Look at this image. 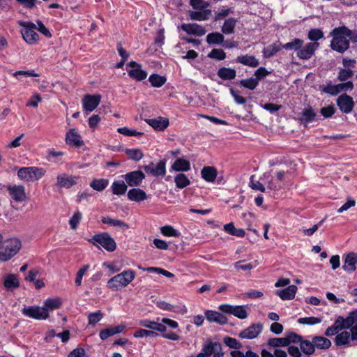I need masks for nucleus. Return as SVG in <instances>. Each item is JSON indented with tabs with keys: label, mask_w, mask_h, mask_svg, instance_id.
I'll list each match as a JSON object with an SVG mask.
<instances>
[{
	"label": "nucleus",
	"mask_w": 357,
	"mask_h": 357,
	"mask_svg": "<svg viewBox=\"0 0 357 357\" xmlns=\"http://www.w3.org/2000/svg\"><path fill=\"white\" fill-rule=\"evenodd\" d=\"M287 342L288 344V347H289L290 344H298L301 343V342L303 340V337L292 331L287 332L285 335Z\"/></svg>",
	"instance_id": "nucleus-52"
},
{
	"label": "nucleus",
	"mask_w": 357,
	"mask_h": 357,
	"mask_svg": "<svg viewBox=\"0 0 357 357\" xmlns=\"http://www.w3.org/2000/svg\"><path fill=\"white\" fill-rule=\"evenodd\" d=\"M79 179V176L63 173L57 176L56 185L59 188L68 189L75 185Z\"/></svg>",
	"instance_id": "nucleus-11"
},
{
	"label": "nucleus",
	"mask_w": 357,
	"mask_h": 357,
	"mask_svg": "<svg viewBox=\"0 0 357 357\" xmlns=\"http://www.w3.org/2000/svg\"><path fill=\"white\" fill-rule=\"evenodd\" d=\"M133 335L136 338H141L144 337H156L158 336V333L153 331L140 328L137 330L134 333Z\"/></svg>",
	"instance_id": "nucleus-53"
},
{
	"label": "nucleus",
	"mask_w": 357,
	"mask_h": 357,
	"mask_svg": "<svg viewBox=\"0 0 357 357\" xmlns=\"http://www.w3.org/2000/svg\"><path fill=\"white\" fill-rule=\"evenodd\" d=\"M262 329V324H252L250 326L241 331L238 334V336L242 339L252 340L256 338L261 333Z\"/></svg>",
	"instance_id": "nucleus-13"
},
{
	"label": "nucleus",
	"mask_w": 357,
	"mask_h": 357,
	"mask_svg": "<svg viewBox=\"0 0 357 357\" xmlns=\"http://www.w3.org/2000/svg\"><path fill=\"white\" fill-rule=\"evenodd\" d=\"M236 62L252 68L257 67L259 65V60L252 55H241L236 58Z\"/></svg>",
	"instance_id": "nucleus-27"
},
{
	"label": "nucleus",
	"mask_w": 357,
	"mask_h": 357,
	"mask_svg": "<svg viewBox=\"0 0 357 357\" xmlns=\"http://www.w3.org/2000/svg\"><path fill=\"white\" fill-rule=\"evenodd\" d=\"M319 43H307L299 49L296 56L301 60H309L314 54L315 51L319 48Z\"/></svg>",
	"instance_id": "nucleus-12"
},
{
	"label": "nucleus",
	"mask_w": 357,
	"mask_h": 357,
	"mask_svg": "<svg viewBox=\"0 0 357 357\" xmlns=\"http://www.w3.org/2000/svg\"><path fill=\"white\" fill-rule=\"evenodd\" d=\"M7 190L10 196L17 202H22L26 199L25 188L23 185H8Z\"/></svg>",
	"instance_id": "nucleus-20"
},
{
	"label": "nucleus",
	"mask_w": 357,
	"mask_h": 357,
	"mask_svg": "<svg viewBox=\"0 0 357 357\" xmlns=\"http://www.w3.org/2000/svg\"><path fill=\"white\" fill-rule=\"evenodd\" d=\"M128 198L136 202H139L147 199V195L143 190L140 188H132L128 192Z\"/></svg>",
	"instance_id": "nucleus-30"
},
{
	"label": "nucleus",
	"mask_w": 357,
	"mask_h": 357,
	"mask_svg": "<svg viewBox=\"0 0 357 357\" xmlns=\"http://www.w3.org/2000/svg\"><path fill=\"white\" fill-rule=\"evenodd\" d=\"M160 231L162 235L168 237H178L180 236V233L171 225L162 227L160 228Z\"/></svg>",
	"instance_id": "nucleus-55"
},
{
	"label": "nucleus",
	"mask_w": 357,
	"mask_h": 357,
	"mask_svg": "<svg viewBox=\"0 0 357 357\" xmlns=\"http://www.w3.org/2000/svg\"><path fill=\"white\" fill-rule=\"evenodd\" d=\"M109 184V181L105 178H94L91 183L90 186L95 190L102 191Z\"/></svg>",
	"instance_id": "nucleus-44"
},
{
	"label": "nucleus",
	"mask_w": 357,
	"mask_h": 357,
	"mask_svg": "<svg viewBox=\"0 0 357 357\" xmlns=\"http://www.w3.org/2000/svg\"><path fill=\"white\" fill-rule=\"evenodd\" d=\"M206 43L211 45H221L224 43L225 37L219 32H212L207 35L206 38Z\"/></svg>",
	"instance_id": "nucleus-37"
},
{
	"label": "nucleus",
	"mask_w": 357,
	"mask_h": 357,
	"mask_svg": "<svg viewBox=\"0 0 357 357\" xmlns=\"http://www.w3.org/2000/svg\"><path fill=\"white\" fill-rule=\"evenodd\" d=\"M267 345L274 348L288 346L286 337L270 338L267 341Z\"/></svg>",
	"instance_id": "nucleus-48"
},
{
	"label": "nucleus",
	"mask_w": 357,
	"mask_h": 357,
	"mask_svg": "<svg viewBox=\"0 0 357 357\" xmlns=\"http://www.w3.org/2000/svg\"><path fill=\"white\" fill-rule=\"evenodd\" d=\"M66 142L67 144L75 147H80L84 144L81 135L75 128L70 129L67 132Z\"/></svg>",
	"instance_id": "nucleus-21"
},
{
	"label": "nucleus",
	"mask_w": 357,
	"mask_h": 357,
	"mask_svg": "<svg viewBox=\"0 0 357 357\" xmlns=\"http://www.w3.org/2000/svg\"><path fill=\"white\" fill-rule=\"evenodd\" d=\"M217 175V169L213 166H204L201 170V176L206 182L215 181Z\"/></svg>",
	"instance_id": "nucleus-26"
},
{
	"label": "nucleus",
	"mask_w": 357,
	"mask_h": 357,
	"mask_svg": "<svg viewBox=\"0 0 357 357\" xmlns=\"http://www.w3.org/2000/svg\"><path fill=\"white\" fill-rule=\"evenodd\" d=\"M208 57L217 61H222L226 58V53L222 49L214 48L208 54Z\"/></svg>",
	"instance_id": "nucleus-56"
},
{
	"label": "nucleus",
	"mask_w": 357,
	"mask_h": 357,
	"mask_svg": "<svg viewBox=\"0 0 357 357\" xmlns=\"http://www.w3.org/2000/svg\"><path fill=\"white\" fill-rule=\"evenodd\" d=\"M199 11H190L189 17L192 20L204 21L211 15V10L209 9H202Z\"/></svg>",
	"instance_id": "nucleus-32"
},
{
	"label": "nucleus",
	"mask_w": 357,
	"mask_h": 357,
	"mask_svg": "<svg viewBox=\"0 0 357 357\" xmlns=\"http://www.w3.org/2000/svg\"><path fill=\"white\" fill-rule=\"evenodd\" d=\"M223 342L229 348L239 350L242 347V344L236 338L227 336L224 337Z\"/></svg>",
	"instance_id": "nucleus-54"
},
{
	"label": "nucleus",
	"mask_w": 357,
	"mask_h": 357,
	"mask_svg": "<svg viewBox=\"0 0 357 357\" xmlns=\"http://www.w3.org/2000/svg\"><path fill=\"white\" fill-rule=\"evenodd\" d=\"M126 183L130 187H137L141 185L145 178V174L139 170L128 172L123 176Z\"/></svg>",
	"instance_id": "nucleus-17"
},
{
	"label": "nucleus",
	"mask_w": 357,
	"mask_h": 357,
	"mask_svg": "<svg viewBox=\"0 0 357 357\" xmlns=\"http://www.w3.org/2000/svg\"><path fill=\"white\" fill-rule=\"evenodd\" d=\"M125 328V325H119L114 327L101 330L99 333L100 338L102 340H105L109 337L122 333Z\"/></svg>",
	"instance_id": "nucleus-28"
},
{
	"label": "nucleus",
	"mask_w": 357,
	"mask_h": 357,
	"mask_svg": "<svg viewBox=\"0 0 357 357\" xmlns=\"http://www.w3.org/2000/svg\"><path fill=\"white\" fill-rule=\"evenodd\" d=\"M20 25L24 27L22 31L23 39L29 45H34L39 40V35L35 31L36 25L31 22H20Z\"/></svg>",
	"instance_id": "nucleus-8"
},
{
	"label": "nucleus",
	"mask_w": 357,
	"mask_h": 357,
	"mask_svg": "<svg viewBox=\"0 0 357 357\" xmlns=\"http://www.w3.org/2000/svg\"><path fill=\"white\" fill-rule=\"evenodd\" d=\"M321 322V319L315 317H302L298 319V323L306 325H314Z\"/></svg>",
	"instance_id": "nucleus-60"
},
{
	"label": "nucleus",
	"mask_w": 357,
	"mask_h": 357,
	"mask_svg": "<svg viewBox=\"0 0 357 357\" xmlns=\"http://www.w3.org/2000/svg\"><path fill=\"white\" fill-rule=\"evenodd\" d=\"M181 28L187 33L197 36H202L206 33V29L202 26L195 23L183 24H181Z\"/></svg>",
	"instance_id": "nucleus-23"
},
{
	"label": "nucleus",
	"mask_w": 357,
	"mask_h": 357,
	"mask_svg": "<svg viewBox=\"0 0 357 357\" xmlns=\"http://www.w3.org/2000/svg\"><path fill=\"white\" fill-rule=\"evenodd\" d=\"M304 43L303 40L300 38H294L291 41L285 43L282 46V48L285 49L286 50H294L297 52H298L299 49L302 47Z\"/></svg>",
	"instance_id": "nucleus-43"
},
{
	"label": "nucleus",
	"mask_w": 357,
	"mask_h": 357,
	"mask_svg": "<svg viewBox=\"0 0 357 357\" xmlns=\"http://www.w3.org/2000/svg\"><path fill=\"white\" fill-rule=\"evenodd\" d=\"M172 168L176 172H188L190 169V162L188 160L178 158L172 164Z\"/></svg>",
	"instance_id": "nucleus-33"
},
{
	"label": "nucleus",
	"mask_w": 357,
	"mask_h": 357,
	"mask_svg": "<svg viewBox=\"0 0 357 357\" xmlns=\"http://www.w3.org/2000/svg\"><path fill=\"white\" fill-rule=\"evenodd\" d=\"M101 222L103 224L109 225L114 227H118L122 228L123 230L128 229V225L123 221L119 219H112L109 216L102 217Z\"/></svg>",
	"instance_id": "nucleus-42"
},
{
	"label": "nucleus",
	"mask_w": 357,
	"mask_h": 357,
	"mask_svg": "<svg viewBox=\"0 0 357 357\" xmlns=\"http://www.w3.org/2000/svg\"><path fill=\"white\" fill-rule=\"evenodd\" d=\"M354 75V71L352 69H340L338 75L337 79L341 82H344L347 80L349 78L351 77Z\"/></svg>",
	"instance_id": "nucleus-63"
},
{
	"label": "nucleus",
	"mask_w": 357,
	"mask_h": 357,
	"mask_svg": "<svg viewBox=\"0 0 357 357\" xmlns=\"http://www.w3.org/2000/svg\"><path fill=\"white\" fill-rule=\"evenodd\" d=\"M17 176L21 180L26 181H31L30 167H21L17 172Z\"/></svg>",
	"instance_id": "nucleus-59"
},
{
	"label": "nucleus",
	"mask_w": 357,
	"mask_h": 357,
	"mask_svg": "<svg viewBox=\"0 0 357 357\" xmlns=\"http://www.w3.org/2000/svg\"><path fill=\"white\" fill-rule=\"evenodd\" d=\"M223 230L226 233L237 237H243L245 234V232L243 229H236L233 222L225 225L223 226Z\"/></svg>",
	"instance_id": "nucleus-41"
},
{
	"label": "nucleus",
	"mask_w": 357,
	"mask_h": 357,
	"mask_svg": "<svg viewBox=\"0 0 357 357\" xmlns=\"http://www.w3.org/2000/svg\"><path fill=\"white\" fill-rule=\"evenodd\" d=\"M238 85L250 90H254L259 85L257 79L250 77L248 79H241L238 82Z\"/></svg>",
	"instance_id": "nucleus-46"
},
{
	"label": "nucleus",
	"mask_w": 357,
	"mask_h": 357,
	"mask_svg": "<svg viewBox=\"0 0 357 357\" xmlns=\"http://www.w3.org/2000/svg\"><path fill=\"white\" fill-rule=\"evenodd\" d=\"M135 276L136 273L133 270H125L110 278L107 282V287L112 291H119L127 287Z\"/></svg>",
	"instance_id": "nucleus-3"
},
{
	"label": "nucleus",
	"mask_w": 357,
	"mask_h": 357,
	"mask_svg": "<svg viewBox=\"0 0 357 357\" xmlns=\"http://www.w3.org/2000/svg\"><path fill=\"white\" fill-rule=\"evenodd\" d=\"M357 264V253L349 252L344 258L342 268L348 272L352 273L356 271V264Z\"/></svg>",
	"instance_id": "nucleus-25"
},
{
	"label": "nucleus",
	"mask_w": 357,
	"mask_h": 357,
	"mask_svg": "<svg viewBox=\"0 0 357 357\" xmlns=\"http://www.w3.org/2000/svg\"><path fill=\"white\" fill-rule=\"evenodd\" d=\"M314 344V349H328L331 347V342L329 339L323 336H313L312 337Z\"/></svg>",
	"instance_id": "nucleus-34"
},
{
	"label": "nucleus",
	"mask_w": 357,
	"mask_h": 357,
	"mask_svg": "<svg viewBox=\"0 0 357 357\" xmlns=\"http://www.w3.org/2000/svg\"><path fill=\"white\" fill-rule=\"evenodd\" d=\"M128 66L132 68V69L128 71V75L132 79L140 82L146 78L147 73L145 70L142 69L140 64L132 61L128 63Z\"/></svg>",
	"instance_id": "nucleus-18"
},
{
	"label": "nucleus",
	"mask_w": 357,
	"mask_h": 357,
	"mask_svg": "<svg viewBox=\"0 0 357 357\" xmlns=\"http://www.w3.org/2000/svg\"><path fill=\"white\" fill-rule=\"evenodd\" d=\"M102 317L103 314L100 310L91 312L88 315L89 324L95 325L96 323L100 321Z\"/></svg>",
	"instance_id": "nucleus-62"
},
{
	"label": "nucleus",
	"mask_w": 357,
	"mask_h": 357,
	"mask_svg": "<svg viewBox=\"0 0 357 357\" xmlns=\"http://www.w3.org/2000/svg\"><path fill=\"white\" fill-rule=\"evenodd\" d=\"M166 163L164 160H160L156 165L151 162L148 165L143 167L146 173L149 174L153 176H163L166 174Z\"/></svg>",
	"instance_id": "nucleus-14"
},
{
	"label": "nucleus",
	"mask_w": 357,
	"mask_h": 357,
	"mask_svg": "<svg viewBox=\"0 0 357 357\" xmlns=\"http://www.w3.org/2000/svg\"><path fill=\"white\" fill-rule=\"evenodd\" d=\"M221 349L222 346L220 343L208 341L204 345L202 353L204 354L207 356H210L211 354L214 355L215 352Z\"/></svg>",
	"instance_id": "nucleus-35"
},
{
	"label": "nucleus",
	"mask_w": 357,
	"mask_h": 357,
	"mask_svg": "<svg viewBox=\"0 0 357 357\" xmlns=\"http://www.w3.org/2000/svg\"><path fill=\"white\" fill-rule=\"evenodd\" d=\"M61 305V300L59 298H48L45 301L44 307L49 310H56L60 307Z\"/></svg>",
	"instance_id": "nucleus-57"
},
{
	"label": "nucleus",
	"mask_w": 357,
	"mask_h": 357,
	"mask_svg": "<svg viewBox=\"0 0 357 357\" xmlns=\"http://www.w3.org/2000/svg\"><path fill=\"white\" fill-rule=\"evenodd\" d=\"M127 185L123 181H114L111 186L112 193L116 195H123L127 191Z\"/></svg>",
	"instance_id": "nucleus-38"
},
{
	"label": "nucleus",
	"mask_w": 357,
	"mask_h": 357,
	"mask_svg": "<svg viewBox=\"0 0 357 357\" xmlns=\"http://www.w3.org/2000/svg\"><path fill=\"white\" fill-rule=\"evenodd\" d=\"M174 182L176 187L180 189H183L190 184V179L183 173H180L174 177Z\"/></svg>",
	"instance_id": "nucleus-45"
},
{
	"label": "nucleus",
	"mask_w": 357,
	"mask_h": 357,
	"mask_svg": "<svg viewBox=\"0 0 357 357\" xmlns=\"http://www.w3.org/2000/svg\"><path fill=\"white\" fill-rule=\"evenodd\" d=\"M144 121L157 131H163L169 125V119L162 116H158L155 119H146Z\"/></svg>",
	"instance_id": "nucleus-22"
},
{
	"label": "nucleus",
	"mask_w": 357,
	"mask_h": 357,
	"mask_svg": "<svg viewBox=\"0 0 357 357\" xmlns=\"http://www.w3.org/2000/svg\"><path fill=\"white\" fill-rule=\"evenodd\" d=\"M299 349L301 350V354L303 353L305 355L310 356L314 354L315 349L312 340L310 341L303 339L300 343Z\"/></svg>",
	"instance_id": "nucleus-36"
},
{
	"label": "nucleus",
	"mask_w": 357,
	"mask_h": 357,
	"mask_svg": "<svg viewBox=\"0 0 357 357\" xmlns=\"http://www.w3.org/2000/svg\"><path fill=\"white\" fill-rule=\"evenodd\" d=\"M125 153L133 160L139 161L144 157V153L139 149H126Z\"/></svg>",
	"instance_id": "nucleus-51"
},
{
	"label": "nucleus",
	"mask_w": 357,
	"mask_h": 357,
	"mask_svg": "<svg viewBox=\"0 0 357 357\" xmlns=\"http://www.w3.org/2000/svg\"><path fill=\"white\" fill-rule=\"evenodd\" d=\"M101 96L100 94H86L82 98L83 109L86 112L93 111L100 104Z\"/></svg>",
	"instance_id": "nucleus-16"
},
{
	"label": "nucleus",
	"mask_w": 357,
	"mask_h": 357,
	"mask_svg": "<svg viewBox=\"0 0 357 357\" xmlns=\"http://www.w3.org/2000/svg\"><path fill=\"white\" fill-rule=\"evenodd\" d=\"M336 102L340 111L345 114L351 112L354 107L353 98L347 93L340 95Z\"/></svg>",
	"instance_id": "nucleus-15"
},
{
	"label": "nucleus",
	"mask_w": 357,
	"mask_h": 357,
	"mask_svg": "<svg viewBox=\"0 0 357 357\" xmlns=\"http://www.w3.org/2000/svg\"><path fill=\"white\" fill-rule=\"evenodd\" d=\"M317 113L311 106L308 105L299 113L297 120L301 125L307 127L309 123L312 122L315 119Z\"/></svg>",
	"instance_id": "nucleus-19"
},
{
	"label": "nucleus",
	"mask_w": 357,
	"mask_h": 357,
	"mask_svg": "<svg viewBox=\"0 0 357 357\" xmlns=\"http://www.w3.org/2000/svg\"><path fill=\"white\" fill-rule=\"evenodd\" d=\"M324 32L320 29H311L307 33V38L311 43H318L317 41L324 38Z\"/></svg>",
	"instance_id": "nucleus-50"
},
{
	"label": "nucleus",
	"mask_w": 357,
	"mask_h": 357,
	"mask_svg": "<svg viewBox=\"0 0 357 357\" xmlns=\"http://www.w3.org/2000/svg\"><path fill=\"white\" fill-rule=\"evenodd\" d=\"M90 266L89 264L84 265L82 266L77 273L75 283L76 286H80L82 284V278L86 272L89 270Z\"/></svg>",
	"instance_id": "nucleus-61"
},
{
	"label": "nucleus",
	"mask_w": 357,
	"mask_h": 357,
	"mask_svg": "<svg viewBox=\"0 0 357 357\" xmlns=\"http://www.w3.org/2000/svg\"><path fill=\"white\" fill-rule=\"evenodd\" d=\"M297 291L296 285H289L282 290H278L276 294L280 297L282 300H291L295 297Z\"/></svg>",
	"instance_id": "nucleus-29"
},
{
	"label": "nucleus",
	"mask_w": 357,
	"mask_h": 357,
	"mask_svg": "<svg viewBox=\"0 0 357 357\" xmlns=\"http://www.w3.org/2000/svg\"><path fill=\"white\" fill-rule=\"evenodd\" d=\"M281 49L282 47L277 43L271 44L263 49V56L265 59H269L275 56L278 52L281 50Z\"/></svg>",
	"instance_id": "nucleus-40"
},
{
	"label": "nucleus",
	"mask_w": 357,
	"mask_h": 357,
	"mask_svg": "<svg viewBox=\"0 0 357 357\" xmlns=\"http://www.w3.org/2000/svg\"><path fill=\"white\" fill-rule=\"evenodd\" d=\"M218 308L222 312L234 315L240 319H244L248 317L247 308L248 307L246 305L222 304Z\"/></svg>",
	"instance_id": "nucleus-9"
},
{
	"label": "nucleus",
	"mask_w": 357,
	"mask_h": 357,
	"mask_svg": "<svg viewBox=\"0 0 357 357\" xmlns=\"http://www.w3.org/2000/svg\"><path fill=\"white\" fill-rule=\"evenodd\" d=\"M205 317L207 321L212 323H217L220 325H224L227 322V318L220 312L213 310H206Z\"/></svg>",
	"instance_id": "nucleus-24"
},
{
	"label": "nucleus",
	"mask_w": 357,
	"mask_h": 357,
	"mask_svg": "<svg viewBox=\"0 0 357 357\" xmlns=\"http://www.w3.org/2000/svg\"><path fill=\"white\" fill-rule=\"evenodd\" d=\"M82 215L79 211L75 212L73 217L69 220L70 228L73 229H76L80 220H82Z\"/></svg>",
	"instance_id": "nucleus-64"
},
{
	"label": "nucleus",
	"mask_w": 357,
	"mask_h": 357,
	"mask_svg": "<svg viewBox=\"0 0 357 357\" xmlns=\"http://www.w3.org/2000/svg\"><path fill=\"white\" fill-rule=\"evenodd\" d=\"M217 75L222 80H232L236 77V70L234 68L221 67L217 71Z\"/></svg>",
	"instance_id": "nucleus-31"
},
{
	"label": "nucleus",
	"mask_w": 357,
	"mask_h": 357,
	"mask_svg": "<svg viewBox=\"0 0 357 357\" xmlns=\"http://www.w3.org/2000/svg\"><path fill=\"white\" fill-rule=\"evenodd\" d=\"M21 241L17 238L6 240L0 248V261H7L14 257L21 248Z\"/></svg>",
	"instance_id": "nucleus-7"
},
{
	"label": "nucleus",
	"mask_w": 357,
	"mask_h": 357,
	"mask_svg": "<svg viewBox=\"0 0 357 357\" xmlns=\"http://www.w3.org/2000/svg\"><path fill=\"white\" fill-rule=\"evenodd\" d=\"M349 33V29L344 25L334 28L330 32V36L333 37L331 48L338 53L345 52L350 47Z\"/></svg>",
	"instance_id": "nucleus-1"
},
{
	"label": "nucleus",
	"mask_w": 357,
	"mask_h": 357,
	"mask_svg": "<svg viewBox=\"0 0 357 357\" xmlns=\"http://www.w3.org/2000/svg\"><path fill=\"white\" fill-rule=\"evenodd\" d=\"M236 22L237 20L235 18L229 17L227 19L221 27L222 32L227 35L234 33Z\"/></svg>",
	"instance_id": "nucleus-39"
},
{
	"label": "nucleus",
	"mask_w": 357,
	"mask_h": 357,
	"mask_svg": "<svg viewBox=\"0 0 357 357\" xmlns=\"http://www.w3.org/2000/svg\"><path fill=\"white\" fill-rule=\"evenodd\" d=\"M88 241L97 248L102 246L109 252H114L116 249V243L108 232L96 234Z\"/></svg>",
	"instance_id": "nucleus-6"
},
{
	"label": "nucleus",
	"mask_w": 357,
	"mask_h": 357,
	"mask_svg": "<svg viewBox=\"0 0 357 357\" xmlns=\"http://www.w3.org/2000/svg\"><path fill=\"white\" fill-rule=\"evenodd\" d=\"M350 314L354 315L355 319L352 326H349L348 331L339 332L334 339V342L337 347H350L357 345V309L350 312Z\"/></svg>",
	"instance_id": "nucleus-2"
},
{
	"label": "nucleus",
	"mask_w": 357,
	"mask_h": 357,
	"mask_svg": "<svg viewBox=\"0 0 357 357\" xmlns=\"http://www.w3.org/2000/svg\"><path fill=\"white\" fill-rule=\"evenodd\" d=\"M139 324L141 326L150 328L151 331H155L161 333V336L165 339L170 340H179L181 337L175 332L165 333L166 327L160 324V319L157 318V321H151L150 319H143L139 321Z\"/></svg>",
	"instance_id": "nucleus-5"
},
{
	"label": "nucleus",
	"mask_w": 357,
	"mask_h": 357,
	"mask_svg": "<svg viewBox=\"0 0 357 357\" xmlns=\"http://www.w3.org/2000/svg\"><path fill=\"white\" fill-rule=\"evenodd\" d=\"M22 312L24 316L38 320L46 319L49 317L48 311L45 307L36 305L24 307Z\"/></svg>",
	"instance_id": "nucleus-10"
},
{
	"label": "nucleus",
	"mask_w": 357,
	"mask_h": 357,
	"mask_svg": "<svg viewBox=\"0 0 357 357\" xmlns=\"http://www.w3.org/2000/svg\"><path fill=\"white\" fill-rule=\"evenodd\" d=\"M149 80L153 87H160L165 84L166 78L164 76L159 75L158 74H152L149 76Z\"/></svg>",
	"instance_id": "nucleus-49"
},
{
	"label": "nucleus",
	"mask_w": 357,
	"mask_h": 357,
	"mask_svg": "<svg viewBox=\"0 0 357 357\" xmlns=\"http://www.w3.org/2000/svg\"><path fill=\"white\" fill-rule=\"evenodd\" d=\"M354 320H356L354 315L350 314V312H349L347 317L338 316L333 324L326 328L324 335L327 337H331L334 335H337L341 331L347 329L349 326H352L355 323Z\"/></svg>",
	"instance_id": "nucleus-4"
},
{
	"label": "nucleus",
	"mask_w": 357,
	"mask_h": 357,
	"mask_svg": "<svg viewBox=\"0 0 357 357\" xmlns=\"http://www.w3.org/2000/svg\"><path fill=\"white\" fill-rule=\"evenodd\" d=\"M3 284L7 289H10L13 288H17L20 286V282L17 275L14 274H9L6 278Z\"/></svg>",
	"instance_id": "nucleus-47"
},
{
	"label": "nucleus",
	"mask_w": 357,
	"mask_h": 357,
	"mask_svg": "<svg viewBox=\"0 0 357 357\" xmlns=\"http://www.w3.org/2000/svg\"><path fill=\"white\" fill-rule=\"evenodd\" d=\"M30 172L31 175V181L33 180H39L45 174L46 171L38 167H29Z\"/></svg>",
	"instance_id": "nucleus-58"
}]
</instances>
